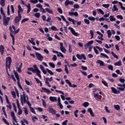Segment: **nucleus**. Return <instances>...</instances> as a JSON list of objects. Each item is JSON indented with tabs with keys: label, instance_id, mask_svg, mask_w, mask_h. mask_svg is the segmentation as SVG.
I'll list each match as a JSON object with an SVG mask.
<instances>
[{
	"label": "nucleus",
	"instance_id": "obj_1",
	"mask_svg": "<svg viewBox=\"0 0 125 125\" xmlns=\"http://www.w3.org/2000/svg\"><path fill=\"white\" fill-rule=\"evenodd\" d=\"M0 11L1 14L3 16V24L5 26H8V24L9 23V21H10V17H6L5 16V13L3 11V8L1 7L0 9Z\"/></svg>",
	"mask_w": 125,
	"mask_h": 125
},
{
	"label": "nucleus",
	"instance_id": "obj_2",
	"mask_svg": "<svg viewBox=\"0 0 125 125\" xmlns=\"http://www.w3.org/2000/svg\"><path fill=\"white\" fill-rule=\"evenodd\" d=\"M21 101L22 106H24L25 104L29 105V103H31L29 102V97L26 95L25 92H23L22 95H21Z\"/></svg>",
	"mask_w": 125,
	"mask_h": 125
},
{
	"label": "nucleus",
	"instance_id": "obj_3",
	"mask_svg": "<svg viewBox=\"0 0 125 125\" xmlns=\"http://www.w3.org/2000/svg\"><path fill=\"white\" fill-rule=\"evenodd\" d=\"M12 28L14 31H12ZM12 28L11 27H9V28L10 32V36L12 37L13 40V44L14 45L15 40L14 39V35H16V31H15V27L14 25H12Z\"/></svg>",
	"mask_w": 125,
	"mask_h": 125
},
{
	"label": "nucleus",
	"instance_id": "obj_4",
	"mask_svg": "<svg viewBox=\"0 0 125 125\" xmlns=\"http://www.w3.org/2000/svg\"><path fill=\"white\" fill-rule=\"evenodd\" d=\"M102 93L103 92L101 91H100L99 94L94 93V97L98 102H102ZM99 94H100V95H99Z\"/></svg>",
	"mask_w": 125,
	"mask_h": 125
},
{
	"label": "nucleus",
	"instance_id": "obj_5",
	"mask_svg": "<svg viewBox=\"0 0 125 125\" xmlns=\"http://www.w3.org/2000/svg\"><path fill=\"white\" fill-rule=\"evenodd\" d=\"M12 60L10 57L6 58V69L7 72L8 70L10 69V65H11Z\"/></svg>",
	"mask_w": 125,
	"mask_h": 125
},
{
	"label": "nucleus",
	"instance_id": "obj_6",
	"mask_svg": "<svg viewBox=\"0 0 125 125\" xmlns=\"http://www.w3.org/2000/svg\"><path fill=\"white\" fill-rule=\"evenodd\" d=\"M45 83L46 84H47V86L48 87H51V85H50V83L49 82H52L53 81V77H51L50 78L47 77L45 78V80H44Z\"/></svg>",
	"mask_w": 125,
	"mask_h": 125
},
{
	"label": "nucleus",
	"instance_id": "obj_7",
	"mask_svg": "<svg viewBox=\"0 0 125 125\" xmlns=\"http://www.w3.org/2000/svg\"><path fill=\"white\" fill-rule=\"evenodd\" d=\"M76 57L79 60H83H83H86V57H85V55L83 54H77L76 55Z\"/></svg>",
	"mask_w": 125,
	"mask_h": 125
},
{
	"label": "nucleus",
	"instance_id": "obj_8",
	"mask_svg": "<svg viewBox=\"0 0 125 125\" xmlns=\"http://www.w3.org/2000/svg\"><path fill=\"white\" fill-rule=\"evenodd\" d=\"M16 79L18 81L17 83L19 87L23 90V88L22 87V86H21V84H20V78L19 77V74L17 72H16Z\"/></svg>",
	"mask_w": 125,
	"mask_h": 125
},
{
	"label": "nucleus",
	"instance_id": "obj_9",
	"mask_svg": "<svg viewBox=\"0 0 125 125\" xmlns=\"http://www.w3.org/2000/svg\"><path fill=\"white\" fill-rule=\"evenodd\" d=\"M22 66H23V63L22 62H18L17 63V68L18 73H21L22 70L21 68H22Z\"/></svg>",
	"mask_w": 125,
	"mask_h": 125
},
{
	"label": "nucleus",
	"instance_id": "obj_10",
	"mask_svg": "<svg viewBox=\"0 0 125 125\" xmlns=\"http://www.w3.org/2000/svg\"><path fill=\"white\" fill-rule=\"evenodd\" d=\"M35 55L37 59L39 60V61H42V60L44 58H43V56L42 55V54H41L38 52H36Z\"/></svg>",
	"mask_w": 125,
	"mask_h": 125
},
{
	"label": "nucleus",
	"instance_id": "obj_11",
	"mask_svg": "<svg viewBox=\"0 0 125 125\" xmlns=\"http://www.w3.org/2000/svg\"><path fill=\"white\" fill-rule=\"evenodd\" d=\"M93 44V40L90 41L87 43L84 44V47L85 49H87L91 45Z\"/></svg>",
	"mask_w": 125,
	"mask_h": 125
},
{
	"label": "nucleus",
	"instance_id": "obj_12",
	"mask_svg": "<svg viewBox=\"0 0 125 125\" xmlns=\"http://www.w3.org/2000/svg\"><path fill=\"white\" fill-rule=\"evenodd\" d=\"M118 86H121V87H117V89H119V90H120V91H125V83L123 84V85L122 84H117ZM123 86L124 87H123Z\"/></svg>",
	"mask_w": 125,
	"mask_h": 125
},
{
	"label": "nucleus",
	"instance_id": "obj_13",
	"mask_svg": "<svg viewBox=\"0 0 125 125\" xmlns=\"http://www.w3.org/2000/svg\"><path fill=\"white\" fill-rule=\"evenodd\" d=\"M111 91L113 92V93H114V94H120L121 93V91L120 90H117L115 87H111Z\"/></svg>",
	"mask_w": 125,
	"mask_h": 125
},
{
	"label": "nucleus",
	"instance_id": "obj_14",
	"mask_svg": "<svg viewBox=\"0 0 125 125\" xmlns=\"http://www.w3.org/2000/svg\"><path fill=\"white\" fill-rule=\"evenodd\" d=\"M11 116L14 121H13V125H16L15 124V123H16V118H15V114L14 113V111L11 112Z\"/></svg>",
	"mask_w": 125,
	"mask_h": 125
},
{
	"label": "nucleus",
	"instance_id": "obj_15",
	"mask_svg": "<svg viewBox=\"0 0 125 125\" xmlns=\"http://www.w3.org/2000/svg\"><path fill=\"white\" fill-rule=\"evenodd\" d=\"M68 29L69 30H70L72 35H73L75 37H78L79 36V33H78V32H76V31H75V29H74V28L69 27Z\"/></svg>",
	"mask_w": 125,
	"mask_h": 125
},
{
	"label": "nucleus",
	"instance_id": "obj_16",
	"mask_svg": "<svg viewBox=\"0 0 125 125\" xmlns=\"http://www.w3.org/2000/svg\"><path fill=\"white\" fill-rule=\"evenodd\" d=\"M65 83L68 84V85H69L70 87H77V86H78V85L75 84H72V83H71V82H70L69 80H65Z\"/></svg>",
	"mask_w": 125,
	"mask_h": 125
},
{
	"label": "nucleus",
	"instance_id": "obj_17",
	"mask_svg": "<svg viewBox=\"0 0 125 125\" xmlns=\"http://www.w3.org/2000/svg\"><path fill=\"white\" fill-rule=\"evenodd\" d=\"M60 50L63 53H65L66 52V49L65 47H64V46H63V42H61L60 43Z\"/></svg>",
	"mask_w": 125,
	"mask_h": 125
},
{
	"label": "nucleus",
	"instance_id": "obj_18",
	"mask_svg": "<svg viewBox=\"0 0 125 125\" xmlns=\"http://www.w3.org/2000/svg\"><path fill=\"white\" fill-rule=\"evenodd\" d=\"M56 92H59V93H61V94H62L61 95V98H62V100H65V96H64V92H62L61 90H55Z\"/></svg>",
	"mask_w": 125,
	"mask_h": 125
},
{
	"label": "nucleus",
	"instance_id": "obj_19",
	"mask_svg": "<svg viewBox=\"0 0 125 125\" xmlns=\"http://www.w3.org/2000/svg\"><path fill=\"white\" fill-rule=\"evenodd\" d=\"M46 92L47 93H51V91H50V90L46 88H44L43 87H42V90H41V92Z\"/></svg>",
	"mask_w": 125,
	"mask_h": 125
},
{
	"label": "nucleus",
	"instance_id": "obj_20",
	"mask_svg": "<svg viewBox=\"0 0 125 125\" xmlns=\"http://www.w3.org/2000/svg\"><path fill=\"white\" fill-rule=\"evenodd\" d=\"M28 106L31 113H33V114H36V111H35V109H34V108L32 107V104H31V103H28Z\"/></svg>",
	"mask_w": 125,
	"mask_h": 125
},
{
	"label": "nucleus",
	"instance_id": "obj_21",
	"mask_svg": "<svg viewBox=\"0 0 125 125\" xmlns=\"http://www.w3.org/2000/svg\"><path fill=\"white\" fill-rule=\"evenodd\" d=\"M48 110L49 111V113H51L53 115H55L56 114V110H54L53 108L50 107H48Z\"/></svg>",
	"mask_w": 125,
	"mask_h": 125
},
{
	"label": "nucleus",
	"instance_id": "obj_22",
	"mask_svg": "<svg viewBox=\"0 0 125 125\" xmlns=\"http://www.w3.org/2000/svg\"><path fill=\"white\" fill-rule=\"evenodd\" d=\"M69 15L70 16H75V17H78L79 16V13H78V12H68Z\"/></svg>",
	"mask_w": 125,
	"mask_h": 125
},
{
	"label": "nucleus",
	"instance_id": "obj_23",
	"mask_svg": "<svg viewBox=\"0 0 125 125\" xmlns=\"http://www.w3.org/2000/svg\"><path fill=\"white\" fill-rule=\"evenodd\" d=\"M49 99L51 102H56L57 101V98L56 97L50 96L49 97Z\"/></svg>",
	"mask_w": 125,
	"mask_h": 125
},
{
	"label": "nucleus",
	"instance_id": "obj_24",
	"mask_svg": "<svg viewBox=\"0 0 125 125\" xmlns=\"http://www.w3.org/2000/svg\"><path fill=\"white\" fill-rule=\"evenodd\" d=\"M22 18V16L21 14H18V16L16 17V23H18V22H20L21 19Z\"/></svg>",
	"mask_w": 125,
	"mask_h": 125
},
{
	"label": "nucleus",
	"instance_id": "obj_25",
	"mask_svg": "<svg viewBox=\"0 0 125 125\" xmlns=\"http://www.w3.org/2000/svg\"><path fill=\"white\" fill-rule=\"evenodd\" d=\"M40 69L42 70L44 75H46V70H44V67L42 64L40 65Z\"/></svg>",
	"mask_w": 125,
	"mask_h": 125
},
{
	"label": "nucleus",
	"instance_id": "obj_26",
	"mask_svg": "<svg viewBox=\"0 0 125 125\" xmlns=\"http://www.w3.org/2000/svg\"><path fill=\"white\" fill-rule=\"evenodd\" d=\"M97 63H98V64H100V66H104L105 65V64L104 63V62L100 60L97 61Z\"/></svg>",
	"mask_w": 125,
	"mask_h": 125
},
{
	"label": "nucleus",
	"instance_id": "obj_27",
	"mask_svg": "<svg viewBox=\"0 0 125 125\" xmlns=\"http://www.w3.org/2000/svg\"><path fill=\"white\" fill-rule=\"evenodd\" d=\"M25 6L27 7V13H30V11H31V4L28 3L27 5H25Z\"/></svg>",
	"mask_w": 125,
	"mask_h": 125
},
{
	"label": "nucleus",
	"instance_id": "obj_28",
	"mask_svg": "<svg viewBox=\"0 0 125 125\" xmlns=\"http://www.w3.org/2000/svg\"><path fill=\"white\" fill-rule=\"evenodd\" d=\"M19 10L18 11V14H21V13L23 12V9H22V7L20 5H19L18 6Z\"/></svg>",
	"mask_w": 125,
	"mask_h": 125
},
{
	"label": "nucleus",
	"instance_id": "obj_29",
	"mask_svg": "<svg viewBox=\"0 0 125 125\" xmlns=\"http://www.w3.org/2000/svg\"><path fill=\"white\" fill-rule=\"evenodd\" d=\"M28 71H31L33 73H37V71L38 69H35L33 68L32 67H29L27 68Z\"/></svg>",
	"mask_w": 125,
	"mask_h": 125
},
{
	"label": "nucleus",
	"instance_id": "obj_30",
	"mask_svg": "<svg viewBox=\"0 0 125 125\" xmlns=\"http://www.w3.org/2000/svg\"><path fill=\"white\" fill-rule=\"evenodd\" d=\"M114 108L115 109V110H117V111L121 110V106H120V105L119 104H114Z\"/></svg>",
	"mask_w": 125,
	"mask_h": 125
},
{
	"label": "nucleus",
	"instance_id": "obj_31",
	"mask_svg": "<svg viewBox=\"0 0 125 125\" xmlns=\"http://www.w3.org/2000/svg\"><path fill=\"white\" fill-rule=\"evenodd\" d=\"M45 10L49 13L50 14H53V11L50 9H48V8H45Z\"/></svg>",
	"mask_w": 125,
	"mask_h": 125
},
{
	"label": "nucleus",
	"instance_id": "obj_32",
	"mask_svg": "<svg viewBox=\"0 0 125 125\" xmlns=\"http://www.w3.org/2000/svg\"><path fill=\"white\" fill-rule=\"evenodd\" d=\"M41 70H40V69H37V71H36V75H37L40 79H42V75H41Z\"/></svg>",
	"mask_w": 125,
	"mask_h": 125
},
{
	"label": "nucleus",
	"instance_id": "obj_33",
	"mask_svg": "<svg viewBox=\"0 0 125 125\" xmlns=\"http://www.w3.org/2000/svg\"><path fill=\"white\" fill-rule=\"evenodd\" d=\"M100 55H101V56H102V57H103L104 58H106L107 59H109V56H108V55L105 54L104 53H101L100 54Z\"/></svg>",
	"mask_w": 125,
	"mask_h": 125
},
{
	"label": "nucleus",
	"instance_id": "obj_34",
	"mask_svg": "<svg viewBox=\"0 0 125 125\" xmlns=\"http://www.w3.org/2000/svg\"><path fill=\"white\" fill-rule=\"evenodd\" d=\"M115 66H122V61H119V62H117L114 64Z\"/></svg>",
	"mask_w": 125,
	"mask_h": 125
},
{
	"label": "nucleus",
	"instance_id": "obj_35",
	"mask_svg": "<svg viewBox=\"0 0 125 125\" xmlns=\"http://www.w3.org/2000/svg\"><path fill=\"white\" fill-rule=\"evenodd\" d=\"M0 4L2 7L4 6V5H5V0H0Z\"/></svg>",
	"mask_w": 125,
	"mask_h": 125
},
{
	"label": "nucleus",
	"instance_id": "obj_36",
	"mask_svg": "<svg viewBox=\"0 0 125 125\" xmlns=\"http://www.w3.org/2000/svg\"><path fill=\"white\" fill-rule=\"evenodd\" d=\"M57 56H58V57H61L62 58H64V55H63V54H62L60 52H58Z\"/></svg>",
	"mask_w": 125,
	"mask_h": 125
},
{
	"label": "nucleus",
	"instance_id": "obj_37",
	"mask_svg": "<svg viewBox=\"0 0 125 125\" xmlns=\"http://www.w3.org/2000/svg\"><path fill=\"white\" fill-rule=\"evenodd\" d=\"M4 49V47L2 45L0 46V51L1 52V54L2 55L3 54V50Z\"/></svg>",
	"mask_w": 125,
	"mask_h": 125
},
{
	"label": "nucleus",
	"instance_id": "obj_38",
	"mask_svg": "<svg viewBox=\"0 0 125 125\" xmlns=\"http://www.w3.org/2000/svg\"><path fill=\"white\" fill-rule=\"evenodd\" d=\"M46 70L47 72H48V73L50 74V75H51V76H53L54 75V73H53L52 71H51V70H50L48 68H46Z\"/></svg>",
	"mask_w": 125,
	"mask_h": 125
},
{
	"label": "nucleus",
	"instance_id": "obj_39",
	"mask_svg": "<svg viewBox=\"0 0 125 125\" xmlns=\"http://www.w3.org/2000/svg\"><path fill=\"white\" fill-rule=\"evenodd\" d=\"M107 33L108 38H111V36H112V32H111V30H107Z\"/></svg>",
	"mask_w": 125,
	"mask_h": 125
},
{
	"label": "nucleus",
	"instance_id": "obj_40",
	"mask_svg": "<svg viewBox=\"0 0 125 125\" xmlns=\"http://www.w3.org/2000/svg\"><path fill=\"white\" fill-rule=\"evenodd\" d=\"M119 10V8L117 7L116 5H113V9H112V11L115 12V11H118Z\"/></svg>",
	"mask_w": 125,
	"mask_h": 125
},
{
	"label": "nucleus",
	"instance_id": "obj_41",
	"mask_svg": "<svg viewBox=\"0 0 125 125\" xmlns=\"http://www.w3.org/2000/svg\"><path fill=\"white\" fill-rule=\"evenodd\" d=\"M109 19H110V21H111V22H113L114 21H116V18H115L114 17V16H110L109 17Z\"/></svg>",
	"mask_w": 125,
	"mask_h": 125
},
{
	"label": "nucleus",
	"instance_id": "obj_42",
	"mask_svg": "<svg viewBox=\"0 0 125 125\" xmlns=\"http://www.w3.org/2000/svg\"><path fill=\"white\" fill-rule=\"evenodd\" d=\"M111 54L114 57V58H116V59H119V56L118 55H116L114 52L112 51L111 52Z\"/></svg>",
	"mask_w": 125,
	"mask_h": 125
},
{
	"label": "nucleus",
	"instance_id": "obj_43",
	"mask_svg": "<svg viewBox=\"0 0 125 125\" xmlns=\"http://www.w3.org/2000/svg\"><path fill=\"white\" fill-rule=\"evenodd\" d=\"M102 6L104 7V8H109L110 7V4H103Z\"/></svg>",
	"mask_w": 125,
	"mask_h": 125
},
{
	"label": "nucleus",
	"instance_id": "obj_44",
	"mask_svg": "<svg viewBox=\"0 0 125 125\" xmlns=\"http://www.w3.org/2000/svg\"><path fill=\"white\" fill-rule=\"evenodd\" d=\"M88 19L90 20V21H92V22H94L95 21V18L93 17H89Z\"/></svg>",
	"mask_w": 125,
	"mask_h": 125
},
{
	"label": "nucleus",
	"instance_id": "obj_45",
	"mask_svg": "<svg viewBox=\"0 0 125 125\" xmlns=\"http://www.w3.org/2000/svg\"><path fill=\"white\" fill-rule=\"evenodd\" d=\"M79 113V110L77 109L74 111V116L76 118H78L79 117V115H78V113Z\"/></svg>",
	"mask_w": 125,
	"mask_h": 125
},
{
	"label": "nucleus",
	"instance_id": "obj_46",
	"mask_svg": "<svg viewBox=\"0 0 125 125\" xmlns=\"http://www.w3.org/2000/svg\"><path fill=\"white\" fill-rule=\"evenodd\" d=\"M2 121L4 123V124H5L6 125H9V123H8V121H7V120L5 119V118H3Z\"/></svg>",
	"mask_w": 125,
	"mask_h": 125
},
{
	"label": "nucleus",
	"instance_id": "obj_47",
	"mask_svg": "<svg viewBox=\"0 0 125 125\" xmlns=\"http://www.w3.org/2000/svg\"><path fill=\"white\" fill-rule=\"evenodd\" d=\"M83 105L84 107L86 108V107H88V106H89V103H88L87 102H85L83 104Z\"/></svg>",
	"mask_w": 125,
	"mask_h": 125
},
{
	"label": "nucleus",
	"instance_id": "obj_48",
	"mask_svg": "<svg viewBox=\"0 0 125 125\" xmlns=\"http://www.w3.org/2000/svg\"><path fill=\"white\" fill-rule=\"evenodd\" d=\"M49 65L50 67H51V68H55V64L53 63V62H49Z\"/></svg>",
	"mask_w": 125,
	"mask_h": 125
},
{
	"label": "nucleus",
	"instance_id": "obj_49",
	"mask_svg": "<svg viewBox=\"0 0 125 125\" xmlns=\"http://www.w3.org/2000/svg\"><path fill=\"white\" fill-rule=\"evenodd\" d=\"M84 22L87 25H89L90 24V22L89 21V20H87L86 19H84Z\"/></svg>",
	"mask_w": 125,
	"mask_h": 125
},
{
	"label": "nucleus",
	"instance_id": "obj_50",
	"mask_svg": "<svg viewBox=\"0 0 125 125\" xmlns=\"http://www.w3.org/2000/svg\"><path fill=\"white\" fill-rule=\"evenodd\" d=\"M68 47H69L68 52H69V53H71L72 52V51H73V49L72 48V45H69Z\"/></svg>",
	"mask_w": 125,
	"mask_h": 125
},
{
	"label": "nucleus",
	"instance_id": "obj_51",
	"mask_svg": "<svg viewBox=\"0 0 125 125\" xmlns=\"http://www.w3.org/2000/svg\"><path fill=\"white\" fill-rule=\"evenodd\" d=\"M29 20V18H24L21 21V24H22V23H25V22H27Z\"/></svg>",
	"mask_w": 125,
	"mask_h": 125
},
{
	"label": "nucleus",
	"instance_id": "obj_52",
	"mask_svg": "<svg viewBox=\"0 0 125 125\" xmlns=\"http://www.w3.org/2000/svg\"><path fill=\"white\" fill-rule=\"evenodd\" d=\"M96 48H97L96 47H94L93 48L94 51L96 54H99V52L98 51V50Z\"/></svg>",
	"mask_w": 125,
	"mask_h": 125
},
{
	"label": "nucleus",
	"instance_id": "obj_53",
	"mask_svg": "<svg viewBox=\"0 0 125 125\" xmlns=\"http://www.w3.org/2000/svg\"><path fill=\"white\" fill-rule=\"evenodd\" d=\"M90 35L91 36V39H93V37H94V32H93V30H90Z\"/></svg>",
	"mask_w": 125,
	"mask_h": 125
},
{
	"label": "nucleus",
	"instance_id": "obj_54",
	"mask_svg": "<svg viewBox=\"0 0 125 125\" xmlns=\"http://www.w3.org/2000/svg\"><path fill=\"white\" fill-rule=\"evenodd\" d=\"M42 105L43 107L46 108V103H45V101H44V100L43 99H42Z\"/></svg>",
	"mask_w": 125,
	"mask_h": 125
},
{
	"label": "nucleus",
	"instance_id": "obj_55",
	"mask_svg": "<svg viewBox=\"0 0 125 125\" xmlns=\"http://www.w3.org/2000/svg\"><path fill=\"white\" fill-rule=\"evenodd\" d=\"M97 11H98V12H100V13H101V14H102V15H104V11H103V10H102V9H98Z\"/></svg>",
	"mask_w": 125,
	"mask_h": 125
},
{
	"label": "nucleus",
	"instance_id": "obj_56",
	"mask_svg": "<svg viewBox=\"0 0 125 125\" xmlns=\"http://www.w3.org/2000/svg\"><path fill=\"white\" fill-rule=\"evenodd\" d=\"M34 16L37 17V18H40L41 17V14L40 13H36Z\"/></svg>",
	"mask_w": 125,
	"mask_h": 125
},
{
	"label": "nucleus",
	"instance_id": "obj_57",
	"mask_svg": "<svg viewBox=\"0 0 125 125\" xmlns=\"http://www.w3.org/2000/svg\"><path fill=\"white\" fill-rule=\"evenodd\" d=\"M22 113H23V111H22V109H21V108H19V111H18V115L19 116H20L21 115H22Z\"/></svg>",
	"mask_w": 125,
	"mask_h": 125
},
{
	"label": "nucleus",
	"instance_id": "obj_58",
	"mask_svg": "<svg viewBox=\"0 0 125 125\" xmlns=\"http://www.w3.org/2000/svg\"><path fill=\"white\" fill-rule=\"evenodd\" d=\"M29 2L31 3L36 4L38 3V0H30Z\"/></svg>",
	"mask_w": 125,
	"mask_h": 125
},
{
	"label": "nucleus",
	"instance_id": "obj_59",
	"mask_svg": "<svg viewBox=\"0 0 125 125\" xmlns=\"http://www.w3.org/2000/svg\"><path fill=\"white\" fill-rule=\"evenodd\" d=\"M42 117L43 120H45L44 122H47V121H48V120H47V116H46L44 115H42Z\"/></svg>",
	"mask_w": 125,
	"mask_h": 125
},
{
	"label": "nucleus",
	"instance_id": "obj_60",
	"mask_svg": "<svg viewBox=\"0 0 125 125\" xmlns=\"http://www.w3.org/2000/svg\"><path fill=\"white\" fill-rule=\"evenodd\" d=\"M102 83L105 86H106V87H108V83H107V82L105 81H102Z\"/></svg>",
	"mask_w": 125,
	"mask_h": 125
},
{
	"label": "nucleus",
	"instance_id": "obj_61",
	"mask_svg": "<svg viewBox=\"0 0 125 125\" xmlns=\"http://www.w3.org/2000/svg\"><path fill=\"white\" fill-rule=\"evenodd\" d=\"M51 29L52 31H58V29L55 26H52Z\"/></svg>",
	"mask_w": 125,
	"mask_h": 125
},
{
	"label": "nucleus",
	"instance_id": "obj_62",
	"mask_svg": "<svg viewBox=\"0 0 125 125\" xmlns=\"http://www.w3.org/2000/svg\"><path fill=\"white\" fill-rule=\"evenodd\" d=\"M74 8H75V9H79L80 8V5L78 4H75L74 5Z\"/></svg>",
	"mask_w": 125,
	"mask_h": 125
},
{
	"label": "nucleus",
	"instance_id": "obj_63",
	"mask_svg": "<svg viewBox=\"0 0 125 125\" xmlns=\"http://www.w3.org/2000/svg\"><path fill=\"white\" fill-rule=\"evenodd\" d=\"M108 68L109 69V70H111V71H113L114 69V67L112 65H109L108 66Z\"/></svg>",
	"mask_w": 125,
	"mask_h": 125
},
{
	"label": "nucleus",
	"instance_id": "obj_64",
	"mask_svg": "<svg viewBox=\"0 0 125 125\" xmlns=\"http://www.w3.org/2000/svg\"><path fill=\"white\" fill-rule=\"evenodd\" d=\"M32 120L33 123H35V122H36V120H38V118L36 116H32Z\"/></svg>",
	"mask_w": 125,
	"mask_h": 125
}]
</instances>
